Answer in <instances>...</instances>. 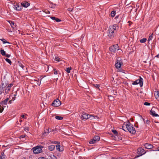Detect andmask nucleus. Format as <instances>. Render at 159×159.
<instances>
[{"label":"nucleus","instance_id":"obj_1","mask_svg":"<svg viewBox=\"0 0 159 159\" xmlns=\"http://www.w3.org/2000/svg\"><path fill=\"white\" fill-rule=\"evenodd\" d=\"M126 128L129 132L133 134H134L136 133V130L135 128L133 127V125L128 121L126 124Z\"/></svg>","mask_w":159,"mask_h":159},{"label":"nucleus","instance_id":"obj_2","mask_svg":"<svg viewBox=\"0 0 159 159\" xmlns=\"http://www.w3.org/2000/svg\"><path fill=\"white\" fill-rule=\"evenodd\" d=\"M116 25H115L109 27L108 35L111 38H112L114 36L115 31L116 30Z\"/></svg>","mask_w":159,"mask_h":159},{"label":"nucleus","instance_id":"obj_3","mask_svg":"<svg viewBox=\"0 0 159 159\" xmlns=\"http://www.w3.org/2000/svg\"><path fill=\"white\" fill-rule=\"evenodd\" d=\"M43 147L41 146H38L33 148V152L34 154H38L42 152V148H43Z\"/></svg>","mask_w":159,"mask_h":159},{"label":"nucleus","instance_id":"obj_4","mask_svg":"<svg viewBox=\"0 0 159 159\" xmlns=\"http://www.w3.org/2000/svg\"><path fill=\"white\" fill-rule=\"evenodd\" d=\"M139 79L136 80L135 81L133 82L132 84L133 85H137L138 84H139L141 87H142L143 85V79L140 76L139 77Z\"/></svg>","mask_w":159,"mask_h":159},{"label":"nucleus","instance_id":"obj_5","mask_svg":"<svg viewBox=\"0 0 159 159\" xmlns=\"http://www.w3.org/2000/svg\"><path fill=\"white\" fill-rule=\"evenodd\" d=\"M123 64L121 58L118 57L117 58L116 62L115 64V67L117 69L120 68Z\"/></svg>","mask_w":159,"mask_h":159},{"label":"nucleus","instance_id":"obj_6","mask_svg":"<svg viewBox=\"0 0 159 159\" xmlns=\"http://www.w3.org/2000/svg\"><path fill=\"white\" fill-rule=\"evenodd\" d=\"M119 47L117 44L115 45L111 46L109 48V49L110 52H112L115 53L116 51L119 49Z\"/></svg>","mask_w":159,"mask_h":159},{"label":"nucleus","instance_id":"obj_7","mask_svg":"<svg viewBox=\"0 0 159 159\" xmlns=\"http://www.w3.org/2000/svg\"><path fill=\"white\" fill-rule=\"evenodd\" d=\"M61 104V101L57 98L54 100L52 104V106L54 107H59Z\"/></svg>","mask_w":159,"mask_h":159},{"label":"nucleus","instance_id":"obj_8","mask_svg":"<svg viewBox=\"0 0 159 159\" xmlns=\"http://www.w3.org/2000/svg\"><path fill=\"white\" fill-rule=\"evenodd\" d=\"M145 151L142 148H140L138 149L137 150V153L140 155L139 156H137V157H139L143 154H144L145 153V152H144Z\"/></svg>","mask_w":159,"mask_h":159},{"label":"nucleus","instance_id":"obj_9","mask_svg":"<svg viewBox=\"0 0 159 159\" xmlns=\"http://www.w3.org/2000/svg\"><path fill=\"white\" fill-rule=\"evenodd\" d=\"M89 115L87 113L83 112L81 115V118L83 120L88 119H89Z\"/></svg>","mask_w":159,"mask_h":159},{"label":"nucleus","instance_id":"obj_10","mask_svg":"<svg viewBox=\"0 0 159 159\" xmlns=\"http://www.w3.org/2000/svg\"><path fill=\"white\" fill-rule=\"evenodd\" d=\"M14 9L16 11H20L22 8V6H20L19 5L16 3L14 6Z\"/></svg>","mask_w":159,"mask_h":159},{"label":"nucleus","instance_id":"obj_11","mask_svg":"<svg viewBox=\"0 0 159 159\" xmlns=\"http://www.w3.org/2000/svg\"><path fill=\"white\" fill-rule=\"evenodd\" d=\"M144 146L146 148L148 149H151L153 148V146L152 144L148 143H145Z\"/></svg>","mask_w":159,"mask_h":159},{"label":"nucleus","instance_id":"obj_12","mask_svg":"<svg viewBox=\"0 0 159 159\" xmlns=\"http://www.w3.org/2000/svg\"><path fill=\"white\" fill-rule=\"evenodd\" d=\"M49 132V129H44V132L42 133L41 137H44L47 136L48 135Z\"/></svg>","mask_w":159,"mask_h":159},{"label":"nucleus","instance_id":"obj_13","mask_svg":"<svg viewBox=\"0 0 159 159\" xmlns=\"http://www.w3.org/2000/svg\"><path fill=\"white\" fill-rule=\"evenodd\" d=\"M21 5L25 7H27L30 5V3L28 2L24 1L22 2L21 3Z\"/></svg>","mask_w":159,"mask_h":159},{"label":"nucleus","instance_id":"obj_14","mask_svg":"<svg viewBox=\"0 0 159 159\" xmlns=\"http://www.w3.org/2000/svg\"><path fill=\"white\" fill-rule=\"evenodd\" d=\"M13 86V84H9L8 86L6 87L5 89V92L7 93L10 91L11 88Z\"/></svg>","mask_w":159,"mask_h":159},{"label":"nucleus","instance_id":"obj_15","mask_svg":"<svg viewBox=\"0 0 159 159\" xmlns=\"http://www.w3.org/2000/svg\"><path fill=\"white\" fill-rule=\"evenodd\" d=\"M150 114L153 116H158L159 115L157 114H156L155 112V111H154L152 110V109H151V110L150 111Z\"/></svg>","mask_w":159,"mask_h":159},{"label":"nucleus","instance_id":"obj_16","mask_svg":"<svg viewBox=\"0 0 159 159\" xmlns=\"http://www.w3.org/2000/svg\"><path fill=\"white\" fill-rule=\"evenodd\" d=\"M55 148V146L54 145H52L48 146V150L50 151L53 150Z\"/></svg>","mask_w":159,"mask_h":159},{"label":"nucleus","instance_id":"obj_17","mask_svg":"<svg viewBox=\"0 0 159 159\" xmlns=\"http://www.w3.org/2000/svg\"><path fill=\"white\" fill-rule=\"evenodd\" d=\"M8 100H9V98H6V99H5L4 100L2 101L1 102V104H3V105L6 104H7V102Z\"/></svg>","mask_w":159,"mask_h":159},{"label":"nucleus","instance_id":"obj_18","mask_svg":"<svg viewBox=\"0 0 159 159\" xmlns=\"http://www.w3.org/2000/svg\"><path fill=\"white\" fill-rule=\"evenodd\" d=\"M6 156L3 152H2L0 155V159H5Z\"/></svg>","mask_w":159,"mask_h":159},{"label":"nucleus","instance_id":"obj_19","mask_svg":"<svg viewBox=\"0 0 159 159\" xmlns=\"http://www.w3.org/2000/svg\"><path fill=\"white\" fill-rule=\"evenodd\" d=\"M56 149L59 151H62V150H61L60 149V145L59 144H57L56 145Z\"/></svg>","mask_w":159,"mask_h":159},{"label":"nucleus","instance_id":"obj_20","mask_svg":"<svg viewBox=\"0 0 159 159\" xmlns=\"http://www.w3.org/2000/svg\"><path fill=\"white\" fill-rule=\"evenodd\" d=\"M94 139L96 141H98L100 140V137L99 136L96 135L95 136Z\"/></svg>","mask_w":159,"mask_h":159},{"label":"nucleus","instance_id":"obj_21","mask_svg":"<svg viewBox=\"0 0 159 159\" xmlns=\"http://www.w3.org/2000/svg\"><path fill=\"white\" fill-rule=\"evenodd\" d=\"M111 131L116 136H118V133L116 130L112 129Z\"/></svg>","mask_w":159,"mask_h":159},{"label":"nucleus","instance_id":"obj_22","mask_svg":"<svg viewBox=\"0 0 159 159\" xmlns=\"http://www.w3.org/2000/svg\"><path fill=\"white\" fill-rule=\"evenodd\" d=\"M19 66L21 68H22V69L23 70H25V68H26V67L21 63H19Z\"/></svg>","mask_w":159,"mask_h":159},{"label":"nucleus","instance_id":"obj_23","mask_svg":"<svg viewBox=\"0 0 159 159\" xmlns=\"http://www.w3.org/2000/svg\"><path fill=\"white\" fill-rule=\"evenodd\" d=\"M0 40L3 43H9V44L10 43L9 42L7 41L4 39H0Z\"/></svg>","mask_w":159,"mask_h":159},{"label":"nucleus","instance_id":"obj_24","mask_svg":"<svg viewBox=\"0 0 159 159\" xmlns=\"http://www.w3.org/2000/svg\"><path fill=\"white\" fill-rule=\"evenodd\" d=\"M153 38V34H152L150 36H149L148 40V42H149L151 40H152V39Z\"/></svg>","mask_w":159,"mask_h":159},{"label":"nucleus","instance_id":"obj_25","mask_svg":"<svg viewBox=\"0 0 159 159\" xmlns=\"http://www.w3.org/2000/svg\"><path fill=\"white\" fill-rule=\"evenodd\" d=\"M0 52H1V54L2 56H4L6 55L5 51H4L3 49H1L0 50Z\"/></svg>","mask_w":159,"mask_h":159},{"label":"nucleus","instance_id":"obj_26","mask_svg":"<svg viewBox=\"0 0 159 159\" xmlns=\"http://www.w3.org/2000/svg\"><path fill=\"white\" fill-rule=\"evenodd\" d=\"M55 118L56 119L58 120H61L63 119L62 117L59 116H56Z\"/></svg>","mask_w":159,"mask_h":159},{"label":"nucleus","instance_id":"obj_27","mask_svg":"<svg viewBox=\"0 0 159 159\" xmlns=\"http://www.w3.org/2000/svg\"><path fill=\"white\" fill-rule=\"evenodd\" d=\"M147 41V39L146 38H143L140 40V42L141 43H144Z\"/></svg>","mask_w":159,"mask_h":159},{"label":"nucleus","instance_id":"obj_28","mask_svg":"<svg viewBox=\"0 0 159 159\" xmlns=\"http://www.w3.org/2000/svg\"><path fill=\"white\" fill-rule=\"evenodd\" d=\"M142 119H143L145 123L146 124H147L149 125L150 124V121L149 120H147L146 121H145V120L142 117Z\"/></svg>","mask_w":159,"mask_h":159},{"label":"nucleus","instance_id":"obj_29","mask_svg":"<svg viewBox=\"0 0 159 159\" xmlns=\"http://www.w3.org/2000/svg\"><path fill=\"white\" fill-rule=\"evenodd\" d=\"M116 14V11H111V17H114Z\"/></svg>","mask_w":159,"mask_h":159},{"label":"nucleus","instance_id":"obj_30","mask_svg":"<svg viewBox=\"0 0 159 159\" xmlns=\"http://www.w3.org/2000/svg\"><path fill=\"white\" fill-rule=\"evenodd\" d=\"M96 141H95V140L94 139H92L91 140L89 141V143L90 144H94L96 143Z\"/></svg>","mask_w":159,"mask_h":159},{"label":"nucleus","instance_id":"obj_31","mask_svg":"<svg viewBox=\"0 0 159 159\" xmlns=\"http://www.w3.org/2000/svg\"><path fill=\"white\" fill-rule=\"evenodd\" d=\"M95 117H96V116H95L91 115H89V119L92 120V119H95ZM96 117H97L96 116Z\"/></svg>","mask_w":159,"mask_h":159},{"label":"nucleus","instance_id":"obj_32","mask_svg":"<svg viewBox=\"0 0 159 159\" xmlns=\"http://www.w3.org/2000/svg\"><path fill=\"white\" fill-rule=\"evenodd\" d=\"M5 60L8 63H9L10 65H11L12 62L10 59L7 58L5 59Z\"/></svg>","mask_w":159,"mask_h":159},{"label":"nucleus","instance_id":"obj_33","mask_svg":"<svg viewBox=\"0 0 159 159\" xmlns=\"http://www.w3.org/2000/svg\"><path fill=\"white\" fill-rule=\"evenodd\" d=\"M71 69V67H68L66 68V71L68 73H70V70Z\"/></svg>","mask_w":159,"mask_h":159},{"label":"nucleus","instance_id":"obj_34","mask_svg":"<svg viewBox=\"0 0 159 159\" xmlns=\"http://www.w3.org/2000/svg\"><path fill=\"white\" fill-rule=\"evenodd\" d=\"M156 99L159 101V91L157 92V94L156 95Z\"/></svg>","mask_w":159,"mask_h":159},{"label":"nucleus","instance_id":"obj_35","mask_svg":"<svg viewBox=\"0 0 159 159\" xmlns=\"http://www.w3.org/2000/svg\"><path fill=\"white\" fill-rule=\"evenodd\" d=\"M93 85L96 88H98V89L100 86L99 84H94Z\"/></svg>","mask_w":159,"mask_h":159},{"label":"nucleus","instance_id":"obj_36","mask_svg":"<svg viewBox=\"0 0 159 159\" xmlns=\"http://www.w3.org/2000/svg\"><path fill=\"white\" fill-rule=\"evenodd\" d=\"M4 108L1 106L0 105V113H1L3 111Z\"/></svg>","mask_w":159,"mask_h":159},{"label":"nucleus","instance_id":"obj_37","mask_svg":"<svg viewBox=\"0 0 159 159\" xmlns=\"http://www.w3.org/2000/svg\"><path fill=\"white\" fill-rule=\"evenodd\" d=\"M7 86V85L6 84H4L3 83L2 84V89L3 88H5Z\"/></svg>","mask_w":159,"mask_h":159},{"label":"nucleus","instance_id":"obj_38","mask_svg":"<svg viewBox=\"0 0 159 159\" xmlns=\"http://www.w3.org/2000/svg\"><path fill=\"white\" fill-rule=\"evenodd\" d=\"M144 105L146 106H150V103L148 102H145L144 103Z\"/></svg>","mask_w":159,"mask_h":159},{"label":"nucleus","instance_id":"obj_39","mask_svg":"<svg viewBox=\"0 0 159 159\" xmlns=\"http://www.w3.org/2000/svg\"><path fill=\"white\" fill-rule=\"evenodd\" d=\"M55 61H60V58L58 57H56L55 58Z\"/></svg>","mask_w":159,"mask_h":159},{"label":"nucleus","instance_id":"obj_40","mask_svg":"<svg viewBox=\"0 0 159 159\" xmlns=\"http://www.w3.org/2000/svg\"><path fill=\"white\" fill-rule=\"evenodd\" d=\"M55 20L57 22H59L61 21L60 19L57 18H56Z\"/></svg>","mask_w":159,"mask_h":159},{"label":"nucleus","instance_id":"obj_41","mask_svg":"<svg viewBox=\"0 0 159 159\" xmlns=\"http://www.w3.org/2000/svg\"><path fill=\"white\" fill-rule=\"evenodd\" d=\"M25 136L26 135L25 134L21 135L20 136V139L24 138L25 137Z\"/></svg>","mask_w":159,"mask_h":159},{"label":"nucleus","instance_id":"obj_42","mask_svg":"<svg viewBox=\"0 0 159 159\" xmlns=\"http://www.w3.org/2000/svg\"><path fill=\"white\" fill-rule=\"evenodd\" d=\"M51 159H57V158L56 156L53 155L52 157H51Z\"/></svg>","mask_w":159,"mask_h":159},{"label":"nucleus","instance_id":"obj_43","mask_svg":"<svg viewBox=\"0 0 159 159\" xmlns=\"http://www.w3.org/2000/svg\"><path fill=\"white\" fill-rule=\"evenodd\" d=\"M54 74L55 75H57V71L55 69H54Z\"/></svg>","mask_w":159,"mask_h":159},{"label":"nucleus","instance_id":"obj_44","mask_svg":"<svg viewBox=\"0 0 159 159\" xmlns=\"http://www.w3.org/2000/svg\"><path fill=\"white\" fill-rule=\"evenodd\" d=\"M73 10V8H69L68 9V10L70 11H72Z\"/></svg>","mask_w":159,"mask_h":159},{"label":"nucleus","instance_id":"obj_45","mask_svg":"<svg viewBox=\"0 0 159 159\" xmlns=\"http://www.w3.org/2000/svg\"><path fill=\"white\" fill-rule=\"evenodd\" d=\"M50 18L53 20H55L56 19V17H52V16H51Z\"/></svg>","mask_w":159,"mask_h":159},{"label":"nucleus","instance_id":"obj_46","mask_svg":"<svg viewBox=\"0 0 159 159\" xmlns=\"http://www.w3.org/2000/svg\"><path fill=\"white\" fill-rule=\"evenodd\" d=\"M5 56L7 57H10V55L9 54H6V55Z\"/></svg>","mask_w":159,"mask_h":159},{"label":"nucleus","instance_id":"obj_47","mask_svg":"<svg viewBox=\"0 0 159 159\" xmlns=\"http://www.w3.org/2000/svg\"><path fill=\"white\" fill-rule=\"evenodd\" d=\"M52 143L56 144V143H57L58 142L56 141H52Z\"/></svg>","mask_w":159,"mask_h":159},{"label":"nucleus","instance_id":"obj_48","mask_svg":"<svg viewBox=\"0 0 159 159\" xmlns=\"http://www.w3.org/2000/svg\"><path fill=\"white\" fill-rule=\"evenodd\" d=\"M11 27H12V25H13L14 26H16V24H15L13 22H11Z\"/></svg>","mask_w":159,"mask_h":159},{"label":"nucleus","instance_id":"obj_49","mask_svg":"<svg viewBox=\"0 0 159 159\" xmlns=\"http://www.w3.org/2000/svg\"><path fill=\"white\" fill-rule=\"evenodd\" d=\"M37 84L38 85H40V82L38 81Z\"/></svg>","mask_w":159,"mask_h":159},{"label":"nucleus","instance_id":"obj_50","mask_svg":"<svg viewBox=\"0 0 159 159\" xmlns=\"http://www.w3.org/2000/svg\"><path fill=\"white\" fill-rule=\"evenodd\" d=\"M155 57H157L158 58H159V53L157 54V55L156 56H155Z\"/></svg>","mask_w":159,"mask_h":159},{"label":"nucleus","instance_id":"obj_51","mask_svg":"<svg viewBox=\"0 0 159 159\" xmlns=\"http://www.w3.org/2000/svg\"><path fill=\"white\" fill-rule=\"evenodd\" d=\"M25 115H21V117L22 118H24V117H25Z\"/></svg>","mask_w":159,"mask_h":159},{"label":"nucleus","instance_id":"obj_52","mask_svg":"<svg viewBox=\"0 0 159 159\" xmlns=\"http://www.w3.org/2000/svg\"><path fill=\"white\" fill-rule=\"evenodd\" d=\"M39 159H44L43 157H40L39 158Z\"/></svg>","mask_w":159,"mask_h":159},{"label":"nucleus","instance_id":"obj_53","mask_svg":"<svg viewBox=\"0 0 159 159\" xmlns=\"http://www.w3.org/2000/svg\"><path fill=\"white\" fill-rule=\"evenodd\" d=\"M28 127H26V128H25V130L26 131V130H28Z\"/></svg>","mask_w":159,"mask_h":159},{"label":"nucleus","instance_id":"obj_54","mask_svg":"<svg viewBox=\"0 0 159 159\" xmlns=\"http://www.w3.org/2000/svg\"><path fill=\"white\" fill-rule=\"evenodd\" d=\"M121 72L125 73V70H122Z\"/></svg>","mask_w":159,"mask_h":159},{"label":"nucleus","instance_id":"obj_55","mask_svg":"<svg viewBox=\"0 0 159 159\" xmlns=\"http://www.w3.org/2000/svg\"><path fill=\"white\" fill-rule=\"evenodd\" d=\"M46 13L47 14H49L50 12L49 11H48Z\"/></svg>","mask_w":159,"mask_h":159},{"label":"nucleus","instance_id":"obj_56","mask_svg":"<svg viewBox=\"0 0 159 159\" xmlns=\"http://www.w3.org/2000/svg\"><path fill=\"white\" fill-rule=\"evenodd\" d=\"M122 129L123 130H124L125 131H126L125 130L124 128H124V126H122Z\"/></svg>","mask_w":159,"mask_h":159},{"label":"nucleus","instance_id":"obj_57","mask_svg":"<svg viewBox=\"0 0 159 159\" xmlns=\"http://www.w3.org/2000/svg\"><path fill=\"white\" fill-rule=\"evenodd\" d=\"M12 99L13 100H15V97H13L12 98Z\"/></svg>","mask_w":159,"mask_h":159},{"label":"nucleus","instance_id":"obj_58","mask_svg":"<svg viewBox=\"0 0 159 159\" xmlns=\"http://www.w3.org/2000/svg\"><path fill=\"white\" fill-rule=\"evenodd\" d=\"M48 129H49V132H50V131H51V129H49V128H48Z\"/></svg>","mask_w":159,"mask_h":159},{"label":"nucleus","instance_id":"obj_59","mask_svg":"<svg viewBox=\"0 0 159 159\" xmlns=\"http://www.w3.org/2000/svg\"><path fill=\"white\" fill-rule=\"evenodd\" d=\"M54 131V129H52L51 131Z\"/></svg>","mask_w":159,"mask_h":159},{"label":"nucleus","instance_id":"obj_60","mask_svg":"<svg viewBox=\"0 0 159 159\" xmlns=\"http://www.w3.org/2000/svg\"><path fill=\"white\" fill-rule=\"evenodd\" d=\"M122 69H120V70H119V71H120V72H121V71H122Z\"/></svg>","mask_w":159,"mask_h":159},{"label":"nucleus","instance_id":"obj_61","mask_svg":"<svg viewBox=\"0 0 159 159\" xmlns=\"http://www.w3.org/2000/svg\"><path fill=\"white\" fill-rule=\"evenodd\" d=\"M11 100H10V101H9V102H10V103H11Z\"/></svg>","mask_w":159,"mask_h":159},{"label":"nucleus","instance_id":"obj_62","mask_svg":"<svg viewBox=\"0 0 159 159\" xmlns=\"http://www.w3.org/2000/svg\"><path fill=\"white\" fill-rule=\"evenodd\" d=\"M2 91H0V94H1L2 93Z\"/></svg>","mask_w":159,"mask_h":159},{"label":"nucleus","instance_id":"obj_63","mask_svg":"<svg viewBox=\"0 0 159 159\" xmlns=\"http://www.w3.org/2000/svg\"><path fill=\"white\" fill-rule=\"evenodd\" d=\"M23 159H25V157H24L23 158Z\"/></svg>","mask_w":159,"mask_h":159},{"label":"nucleus","instance_id":"obj_64","mask_svg":"<svg viewBox=\"0 0 159 159\" xmlns=\"http://www.w3.org/2000/svg\"><path fill=\"white\" fill-rule=\"evenodd\" d=\"M156 151H159V149H157V150H156Z\"/></svg>","mask_w":159,"mask_h":159}]
</instances>
